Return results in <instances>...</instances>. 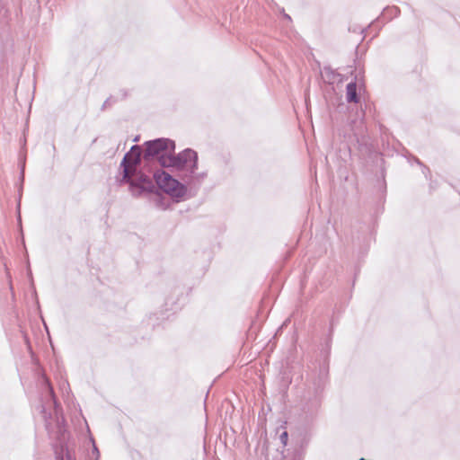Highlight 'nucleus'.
<instances>
[{"label":"nucleus","mask_w":460,"mask_h":460,"mask_svg":"<svg viewBox=\"0 0 460 460\" xmlns=\"http://www.w3.org/2000/svg\"><path fill=\"white\" fill-rule=\"evenodd\" d=\"M346 99L349 102H358V97L357 93V84L350 82L346 87Z\"/></svg>","instance_id":"obj_5"},{"label":"nucleus","mask_w":460,"mask_h":460,"mask_svg":"<svg viewBox=\"0 0 460 460\" xmlns=\"http://www.w3.org/2000/svg\"><path fill=\"white\" fill-rule=\"evenodd\" d=\"M141 154V147L137 145L133 146L124 155L119 165V172L115 177L119 185L128 184V190L135 197H139L145 192H151L155 188L152 179L138 170Z\"/></svg>","instance_id":"obj_1"},{"label":"nucleus","mask_w":460,"mask_h":460,"mask_svg":"<svg viewBox=\"0 0 460 460\" xmlns=\"http://www.w3.org/2000/svg\"><path fill=\"white\" fill-rule=\"evenodd\" d=\"M389 11H391L394 14H397V13L399 12L397 7H392Z\"/></svg>","instance_id":"obj_9"},{"label":"nucleus","mask_w":460,"mask_h":460,"mask_svg":"<svg viewBox=\"0 0 460 460\" xmlns=\"http://www.w3.org/2000/svg\"><path fill=\"white\" fill-rule=\"evenodd\" d=\"M110 103V99H107L104 103H103V106H102V109H104L108 104Z\"/></svg>","instance_id":"obj_10"},{"label":"nucleus","mask_w":460,"mask_h":460,"mask_svg":"<svg viewBox=\"0 0 460 460\" xmlns=\"http://www.w3.org/2000/svg\"><path fill=\"white\" fill-rule=\"evenodd\" d=\"M285 17H286L287 19H290L289 15H288V14H286V15H285Z\"/></svg>","instance_id":"obj_12"},{"label":"nucleus","mask_w":460,"mask_h":460,"mask_svg":"<svg viewBox=\"0 0 460 460\" xmlns=\"http://www.w3.org/2000/svg\"><path fill=\"white\" fill-rule=\"evenodd\" d=\"M58 460H64V459H63V457H61V458H60V457H58Z\"/></svg>","instance_id":"obj_13"},{"label":"nucleus","mask_w":460,"mask_h":460,"mask_svg":"<svg viewBox=\"0 0 460 460\" xmlns=\"http://www.w3.org/2000/svg\"><path fill=\"white\" fill-rule=\"evenodd\" d=\"M154 178L159 189L173 198H181L186 193V188L183 184L172 178L169 173L164 171H157Z\"/></svg>","instance_id":"obj_4"},{"label":"nucleus","mask_w":460,"mask_h":460,"mask_svg":"<svg viewBox=\"0 0 460 460\" xmlns=\"http://www.w3.org/2000/svg\"><path fill=\"white\" fill-rule=\"evenodd\" d=\"M144 152V158L146 160L157 159L163 166V159L171 153H174L175 144L169 138H157L155 140L147 141Z\"/></svg>","instance_id":"obj_3"},{"label":"nucleus","mask_w":460,"mask_h":460,"mask_svg":"<svg viewBox=\"0 0 460 460\" xmlns=\"http://www.w3.org/2000/svg\"><path fill=\"white\" fill-rule=\"evenodd\" d=\"M66 460H75V458L71 455L69 451L66 454Z\"/></svg>","instance_id":"obj_8"},{"label":"nucleus","mask_w":460,"mask_h":460,"mask_svg":"<svg viewBox=\"0 0 460 460\" xmlns=\"http://www.w3.org/2000/svg\"><path fill=\"white\" fill-rule=\"evenodd\" d=\"M280 440L283 444H286L287 443V440H288V432L284 431L281 435H280Z\"/></svg>","instance_id":"obj_7"},{"label":"nucleus","mask_w":460,"mask_h":460,"mask_svg":"<svg viewBox=\"0 0 460 460\" xmlns=\"http://www.w3.org/2000/svg\"><path fill=\"white\" fill-rule=\"evenodd\" d=\"M93 455L95 456V460H98V458L100 456V452L94 444H93Z\"/></svg>","instance_id":"obj_6"},{"label":"nucleus","mask_w":460,"mask_h":460,"mask_svg":"<svg viewBox=\"0 0 460 460\" xmlns=\"http://www.w3.org/2000/svg\"><path fill=\"white\" fill-rule=\"evenodd\" d=\"M163 167H173L178 170H184L189 172L187 182H190L191 179H197L199 181H202L207 174L195 173L198 167V154L191 149H185L179 153L177 155L171 153L163 159Z\"/></svg>","instance_id":"obj_2"},{"label":"nucleus","mask_w":460,"mask_h":460,"mask_svg":"<svg viewBox=\"0 0 460 460\" xmlns=\"http://www.w3.org/2000/svg\"><path fill=\"white\" fill-rule=\"evenodd\" d=\"M49 394H50V395L53 397V396H54V394H53V389H52V387H49Z\"/></svg>","instance_id":"obj_11"}]
</instances>
